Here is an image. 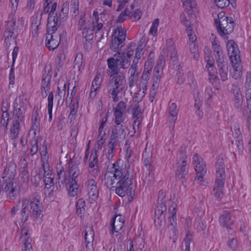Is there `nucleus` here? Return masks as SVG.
<instances>
[{
	"mask_svg": "<svg viewBox=\"0 0 251 251\" xmlns=\"http://www.w3.org/2000/svg\"><path fill=\"white\" fill-rule=\"evenodd\" d=\"M5 28L3 31L4 45L8 48L11 45V41L14 40L17 44L16 39L19 34V31L24 26V18L19 17L16 22V18L14 14L8 16V20L5 22Z\"/></svg>",
	"mask_w": 251,
	"mask_h": 251,
	"instance_id": "f257e3e1",
	"label": "nucleus"
},
{
	"mask_svg": "<svg viewBox=\"0 0 251 251\" xmlns=\"http://www.w3.org/2000/svg\"><path fill=\"white\" fill-rule=\"evenodd\" d=\"M109 77L105 90L108 95L112 98L114 102L119 100L118 95L124 92L126 88L125 76L123 74H117L110 72Z\"/></svg>",
	"mask_w": 251,
	"mask_h": 251,
	"instance_id": "f03ea898",
	"label": "nucleus"
},
{
	"mask_svg": "<svg viewBox=\"0 0 251 251\" xmlns=\"http://www.w3.org/2000/svg\"><path fill=\"white\" fill-rule=\"evenodd\" d=\"M215 168V181L213 191L216 200L219 201L224 195V189L226 177L225 165L222 158L217 159Z\"/></svg>",
	"mask_w": 251,
	"mask_h": 251,
	"instance_id": "7ed1b4c3",
	"label": "nucleus"
},
{
	"mask_svg": "<svg viewBox=\"0 0 251 251\" xmlns=\"http://www.w3.org/2000/svg\"><path fill=\"white\" fill-rule=\"evenodd\" d=\"M119 161H116L112 164L108 165L104 175V183L106 187L111 191H114L115 179H119L126 171V168L120 166Z\"/></svg>",
	"mask_w": 251,
	"mask_h": 251,
	"instance_id": "20e7f679",
	"label": "nucleus"
},
{
	"mask_svg": "<svg viewBox=\"0 0 251 251\" xmlns=\"http://www.w3.org/2000/svg\"><path fill=\"white\" fill-rule=\"evenodd\" d=\"M132 178L130 176L128 171L124 173V175L119 179L114 191L121 197L127 195L129 201H131L134 196V190L132 188Z\"/></svg>",
	"mask_w": 251,
	"mask_h": 251,
	"instance_id": "39448f33",
	"label": "nucleus"
},
{
	"mask_svg": "<svg viewBox=\"0 0 251 251\" xmlns=\"http://www.w3.org/2000/svg\"><path fill=\"white\" fill-rule=\"evenodd\" d=\"M129 59L126 55L125 52H118L113 57L107 59L108 67L111 73L122 74L120 73L121 69H126L130 66V61Z\"/></svg>",
	"mask_w": 251,
	"mask_h": 251,
	"instance_id": "423d86ee",
	"label": "nucleus"
},
{
	"mask_svg": "<svg viewBox=\"0 0 251 251\" xmlns=\"http://www.w3.org/2000/svg\"><path fill=\"white\" fill-rule=\"evenodd\" d=\"M214 24L219 35L224 39H227L226 35L232 33L234 29V23L232 18L226 17L219 21L215 19Z\"/></svg>",
	"mask_w": 251,
	"mask_h": 251,
	"instance_id": "0eeeda50",
	"label": "nucleus"
},
{
	"mask_svg": "<svg viewBox=\"0 0 251 251\" xmlns=\"http://www.w3.org/2000/svg\"><path fill=\"white\" fill-rule=\"evenodd\" d=\"M228 53L231 61L232 67L236 71L241 65L240 51L237 44L233 40H228L226 43Z\"/></svg>",
	"mask_w": 251,
	"mask_h": 251,
	"instance_id": "6e6552de",
	"label": "nucleus"
},
{
	"mask_svg": "<svg viewBox=\"0 0 251 251\" xmlns=\"http://www.w3.org/2000/svg\"><path fill=\"white\" fill-rule=\"evenodd\" d=\"M193 162L195 164L194 169L196 172L194 180L198 183H200L203 181L206 173L205 164L203 162V159L197 153L194 155Z\"/></svg>",
	"mask_w": 251,
	"mask_h": 251,
	"instance_id": "1a4fd4ad",
	"label": "nucleus"
},
{
	"mask_svg": "<svg viewBox=\"0 0 251 251\" xmlns=\"http://www.w3.org/2000/svg\"><path fill=\"white\" fill-rule=\"evenodd\" d=\"M27 207L29 209L30 216L34 221L39 218L40 216H42L43 205L37 197H35L28 201Z\"/></svg>",
	"mask_w": 251,
	"mask_h": 251,
	"instance_id": "9d476101",
	"label": "nucleus"
},
{
	"mask_svg": "<svg viewBox=\"0 0 251 251\" xmlns=\"http://www.w3.org/2000/svg\"><path fill=\"white\" fill-rule=\"evenodd\" d=\"M180 154L182 155V160L179 166L177 167L176 172V179L177 181H180L183 185L186 182L189 174V169L187 166L186 154L180 151Z\"/></svg>",
	"mask_w": 251,
	"mask_h": 251,
	"instance_id": "9b49d317",
	"label": "nucleus"
},
{
	"mask_svg": "<svg viewBox=\"0 0 251 251\" xmlns=\"http://www.w3.org/2000/svg\"><path fill=\"white\" fill-rule=\"evenodd\" d=\"M0 190L5 193L7 198L12 200L16 199L20 192L19 187L14 181L0 183Z\"/></svg>",
	"mask_w": 251,
	"mask_h": 251,
	"instance_id": "f8f14e48",
	"label": "nucleus"
},
{
	"mask_svg": "<svg viewBox=\"0 0 251 251\" xmlns=\"http://www.w3.org/2000/svg\"><path fill=\"white\" fill-rule=\"evenodd\" d=\"M16 165L13 162L7 163L0 178V183L14 181L17 174Z\"/></svg>",
	"mask_w": 251,
	"mask_h": 251,
	"instance_id": "ddd939ff",
	"label": "nucleus"
},
{
	"mask_svg": "<svg viewBox=\"0 0 251 251\" xmlns=\"http://www.w3.org/2000/svg\"><path fill=\"white\" fill-rule=\"evenodd\" d=\"M51 79V71L49 70L47 73L45 67L42 71L41 81V96L43 98H45L48 96L50 88Z\"/></svg>",
	"mask_w": 251,
	"mask_h": 251,
	"instance_id": "4468645a",
	"label": "nucleus"
},
{
	"mask_svg": "<svg viewBox=\"0 0 251 251\" xmlns=\"http://www.w3.org/2000/svg\"><path fill=\"white\" fill-rule=\"evenodd\" d=\"M52 29L53 28L47 26L46 46L50 50H53L58 46L62 35L58 34L56 36L55 40H53L52 34H55L56 30L53 31Z\"/></svg>",
	"mask_w": 251,
	"mask_h": 251,
	"instance_id": "2eb2a0df",
	"label": "nucleus"
},
{
	"mask_svg": "<svg viewBox=\"0 0 251 251\" xmlns=\"http://www.w3.org/2000/svg\"><path fill=\"white\" fill-rule=\"evenodd\" d=\"M80 171L73 172L70 174V178L68 183L66 184L69 194L71 197H74L77 194L79 185L77 184V178L79 175Z\"/></svg>",
	"mask_w": 251,
	"mask_h": 251,
	"instance_id": "dca6fc26",
	"label": "nucleus"
},
{
	"mask_svg": "<svg viewBox=\"0 0 251 251\" xmlns=\"http://www.w3.org/2000/svg\"><path fill=\"white\" fill-rule=\"evenodd\" d=\"M25 117L14 115L13 116L12 126L10 129V138L15 140L18 138L21 125L24 122Z\"/></svg>",
	"mask_w": 251,
	"mask_h": 251,
	"instance_id": "f3484780",
	"label": "nucleus"
},
{
	"mask_svg": "<svg viewBox=\"0 0 251 251\" xmlns=\"http://www.w3.org/2000/svg\"><path fill=\"white\" fill-rule=\"evenodd\" d=\"M164 50H166L167 56L170 58L173 64L177 65L178 63V59L173 39L170 38L167 40L166 48H164Z\"/></svg>",
	"mask_w": 251,
	"mask_h": 251,
	"instance_id": "a211bd4d",
	"label": "nucleus"
},
{
	"mask_svg": "<svg viewBox=\"0 0 251 251\" xmlns=\"http://www.w3.org/2000/svg\"><path fill=\"white\" fill-rule=\"evenodd\" d=\"M57 3L54 2L52 4L48 18L47 26L53 28L52 30H57L59 25H58V16L54 12L56 9Z\"/></svg>",
	"mask_w": 251,
	"mask_h": 251,
	"instance_id": "6ab92c4d",
	"label": "nucleus"
},
{
	"mask_svg": "<svg viewBox=\"0 0 251 251\" xmlns=\"http://www.w3.org/2000/svg\"><path fill=\"white\" fill-rule=\"evenodd\" d=\"M88 171L91 176L96 177L100 174L97 151L91 153L89 157Z\"/></svg>",
	"mask_w": 251,
	"mask_h": 251,
	"instance_id": "aec40b11",
	"label": "nucleus"
},
{
	"mask_svg": "<svg viewBox=\"0 0 251 251\" xmlns=\"http://www.w3.org/2000/svg\"><path fill=\"white\" fill-rule=\"evenodd\" d=\"M88 195L91 201H95L99 196V189L94 179H90L87 181Z\"/></svg>",
	"mask_w": 251,
	"mask_h": 251,
	"instance_id": "412c9836",
	"label": "nucleus"
},
{
	"mask_svg": "<svg viewBox=\"0 0 251 251\" xmlns=\"http://www.w3.org/2000/svg\"><path fill=\"white\" fill-rule=\"evenodd\" d=\"M125 134V126L123 124H118L115 125L113 128L110 137L118 141L119 138H124Z\"/></svg>",
	"mask_w": 251,
	"mask_h": 251,
	"instance_id": "4be33fe9",
	"label": "nucleus"
},
{
	"mask_svg": "<svg viewBox=\"0 0 251 251\" xmlns=\"http://www.w3.org/2000/svg\"><path fill=\"white\" fill-rule=\"evenodd\" d=\"M166 193L163 190H160L158 194V198L156 203L155 209L161 210L162 211H166Z\"/></svg>",
	"mask_w": 251,
	"mask_h": 251,
	"instance_id": "5701e85b",
	"label": "nucleus"
},
{
	"mask_svg": "<svg viewBox=\"0 0 251 251\" xmlns=\"http://www.w3.org/2000/svg\"><path fill=\"white\" fill-rule=\"evenodd\" d=\"M152 155L151 151L146 147L142 153V158L144 166L149 171H151L153 169Z\"/></svg>",
	"mask_w": 251,
	"mask_h": 251,
	"instance_id": "b1692460",
	"label": "nucleus"
},
{
	"mask_svg": "<svg viewBox=\"0 0 251 251\" xmlns=\"http://www.w3.org/2000/svg\"><path fill=\"white\" fill-rule=\"evenodd\" d=\"M219 221L221 226L226 227L227 230H230L229 226L233 224V221L231 219L229 211H224L219 217Z\"/></svg>",
	"mask_w": 251,
	"mask_h": 251,
	"instance_id": "393cba45",
	"label": "nucleus"
},
{
	"mask_svg": "<svg viewBox=\"0 0 251 251\" xmlns=\"http://www.w3.org/2000/svg\"><path fill=\"white\" fill-rule=\"evenodd\" d=\"M183 7L188 15H192L197 10L196 0H182Z\"/></svg>",
	"mask_w": 251,
	"mask_h": 251,
	"instance_id": "a878e982",
	"label": "nucleus"
},
{
	"mask_svg": "<svg viewBox=\"0 0 251 251\" xmlns=\"http://www.w3.org/2000/svg\"><path fill=\"white\" fill-rule=\"evenodd\" d=\"M178 110L177 109V105L175 103L169 104L168 107V120L170 124L173 126L177 118Z\"/></svg>",
	"mask_w": 251,
	"mask_h": 251,
	"instance_id": "bb28decb",
	"label": "nucleus"
},
{
	"mask_svg": "<svg viewBox=\"0 0 251 251\" xmlns=\"http://www.w3.org/2000/svg\"><path fill=\"white\" fill-rule=\"evenodd\" d=\"M21 233L22 235L21 239H23L24 245L23 251H31L30 249L32 248L31 245V239L28 236V231L27 228L25 227L22 228Z\"/></svg>",
	"mask_w": 251,
	"mask_h": 251,
	"instance_id": "cd10ccee",
	"label": "nucleus"
},
{
	"mask_svg": "<svg viewBox=\"0 0 251 251\" xmlns=\"http://www.w3.org/2000/svg\"><path fill=\"white\" fill-rule=\"evenodd\" d=\"M24 98L21 99L20 97L19 104H18L17 102L14 103V109L13 112L14 115L21 116H21L25 117L26 107L23 101H22V100Z\"/></svg>",
	"mask_w": 251,
	"mask_h": 251,
	"instance_id": "c85d7f7f",
	"label": "nucleus"
},
{
	"mask_svg": "<svg viewBox=\"0 0 251 251\" xmlns=\"http://www.w3.org/2000/svg\"><path fill=\"white\" fill-rule=\"evenodd\" d=\"M150 75L151 73L148 72V71L146 72L145 71H143V72L140 78L139 86L140 89H142L143 90L142 92L144 94L143 97L145 95L146 92L147 91L148 81L150 77Z\"/></svg>",
	"mask_w": 251,
	"mask_h": 251,
	"instance_id": "c756f323",
	"label": "nucleus"
},
{
	"mask_svg": "<svg viewBox=\"0 0 251 251\" xmlns=\"http://www.w3.org/2000/svg\"><path fill=\"white\" fill-rule=\"evenodd\" d=\"M166 211H162L159 209H155L154 215V222L156 226H160L165 222V213Z\"/></svg>",
	"mask_w": 251,
	"mask_h": 251,
	"instance_id": "7c9ffc66",
	"label": "nucleus"
},
{
	"mask_svg": "<svg viewBox=\"0 0 251 251\" xmlns=\"http://www.w3.org/2000/svg\"><path fill=\"white\" fill-rule=\"evenodd\" d=\"M39 109L37 107H34L32 115V125L31 129L36 130L38 129L40 126V118L39 114Z\"/></svg>",
	"mask_w": 251,
	"mask_h": 251,
	"instance_id": "2f4dec72",
	"label": "nucleus"
},
{
	"mask_svg": "<svg viewBox=\"0 0 251 251\" xmlns=\"http://www.w3.org/2000/svg\"><path fill=\"white\" fill-rule=\"evenodd\" d=\"M116 218H113L111 221V229L110 230V234L113 235L114 233L118 232L121 230L125 225V221H115Z\"/></svg>",
	"mask_w": 251,
	"mask_h": 251,
	"instance_id": "473e14b6",
	"label": "nucleus"
},
{
	"mask_svg": "<svg viewBox=\"0 0 251 251\" xmlns=\"http://www.w3.org/2000/svg\"><path fill=\"white\" fill-rule=\"evenodd\" d=\"M95 232L92 226L89 228H87L85 230V242L86 243V247H87L88 245L92 243L94 239Z\"/></svg>",
	"mask_w": 251,
	"mask_h": 251,
	"instance_id": "72a5a7b5",
	"label": "nucleus"
},
{
	"mask_svg": "<svg viewBox=\"0 0 251 251\" xmlns=\"http://www.w3.org/2000/svg\"><path fill=\"white\" fill-rule=\"evenodd\" d=\"M85 207L86 203L84 199L83 198L79 199L76 203V213L80 218L83 217L85 212Z\"/></svg>",
	"mask_w": 251,
	"mask_h": 251,
	"instance_id": "f704fd0d",
	"label": "nucleus"
},
{
	"mask_svg": "<svg viewBox=\"0 0 251 251\" xmlns=\"http://www.w3.org/2000/svg\"><path fill=\"white\" fill-rule=\"evenodd\" d=\"M124 45V43L119 39L118 38L112 37L110 48L114 51H116L117 50H121Z\"/></svg>",
	"mask_w": 251,
	"mask_h": 251,
	"instance_id": "c9c22d12",
	"label": "nucleus"
},
{
	"mask_svg": "<svg viewBox=\"0 0 251 251\" xmlns=\"http://www.w3.org/2000/svg\"><path fill=\"white\" fill-rule=\"evenodd\" d=\"M234 106L239 110H240L243 104V98L239 89H237L234 94Z\"/></svg>",
	"mask_w": 251,
	"mask_h": 251,
	"instance_id": "e433bc0d",
	"label": "nucleus"
},
{
	"mask_svg": "<svg viewBox=\"0 0 251 251\" xmlns=\"http://www.w3.org/2000/svg\"><path fill=\"white\" fill-rule=\"evenodd\" d=\"M41 19L40 18V20ZM31 27L33 30L32 34L33 36H35L36 35L37 31L38 30V27L40 25V20L38 19V15L36 14H35L31 18Z\"/></svg>",
	"mask_w": 251,
	"mask_h": 251,
	"instance_id": "4c0bfd02",
	"label": "nucleus"
},
{
	"mask_svg": "<svg viewBox=\"0 0 251 251\" xmlns=\"http://www.w3.org/2000/svg\"><path fill=\"white\" fill-rule=\"evenodd\" d=\"M193 232L190 230H187L186 231V235L184 239L183 242L185 245L184 251H190V244L193 241Z\"/></svg>",
	"mask_w": 251,
	"mask_h": 251,
	"instance_id": "58836bf2",
	"label": "nucleus"
},
{
	"mask_svg": "<svg viewBox=\"0 0 251 251\" xmlns=\"http://www.w3.org/2000/svg\"><path fill=\"white\" fill-rule=\"evenodd\" d=\"M126 30L124 28L122 27V26H118L115 30V33H118L117 36H116L114 37L118 38L119 39H120L121 41L124 43L126 36Z\"/></svg>",
	"mask_w": 251,
	"mask_h": 251,
	"instance_id": "ea45409f",
	"label": "nucleus"
},
{
	"mask_svg": "<svg viewBox=\"0 0 251 251\" xmlns=\"http://www.w3.org/2000/svg\"><path fill=\"white\" fill-rule=\"evenodd\" d=\"M66 83L63 80H59L57 84V95L61 97L63 94L65 96L66 94Z\"/></svg>",
	"mask_w": 251,
	"mask_h": 251,
	"instance_id": "a19ab883",
	"label": "nucleus"
},
{
	"mask_svg": "<svg viewBox=\"0 0 251 251\" xmlns=\"http://www.w3.org/2000/svg\"><path fill=\"white\" fill-rule=\"evenodd\" d=\"M57 183L60 188L61 184H63L66 180V172L63 167H62L60 170L57 171Z\"/></svg>",
	"mask_w": 251,
	"mask_h": 251,
	"instance_id": "79ce46f5",
	"label": "nucleus"
},
{
	"mask_svg": "<svg viewBox=\"0 0 251 251\" xmlns=\"http://www.w3.org/2000/svg\"><path fill=\"white\" fill-rule=\"evenodd\" d=\"M218 70L221 80H226L228 78V66L218 67Z\"/></svg>",
	"mask_w": 251,
	"mask_h": 251,
	"instance_id": "37998d69",
	"label": "nucleus"
},
{
	"mask_svg": "<svg viewBox=\"0 0 251 251\" xmlns=\"http://www.w3.org/2000/svg\"><path fill=\"white\" fill-rule=\"evenodd\" d=\"M79 9V0H71L70 12L72 13V16H76L78 14Z\"/></svg>",
	"mask_w": 251,
	"mask_h": 251,
	"instance_id": "c03bdc74",
	"label": "nucleus"
},
{
	"mask_svg": "<svg viewBox=\"0 0 251 251\" xmlns=\"http://www.w3.org/2000/svg\"><path fill=\"white\" fill-rule=\"evenodd\" d=\"M245 95H251V73H247L245 84Z\"/></svg>",
	"mask_w": 251,
	"mask_h": 251,
	"instance_id": "a18cd8bd",
	"label": "nucleus"
},
{
	"mask_svg": "<svg viewBox=\"0 0 251 251\" xmlns=\"http://www.w3.org/2000/svg\"><path fill=\"white\" fill-rule=\"evenodd\" d=\"M216 6L220 8H224L229 5V3L233 5L234 0H214Z\"/></svg>",
	"mask_w": 251,
	"mask_h": 251,
	"instance_id": "49530a36",
	"label": "nucleus"
},
{
	"mask_svg": "<svg viewBox=\"0 0 251 251\" xmlns=\"http://www.w3.org/2000/svg\"><path fill=\"white\" fill-rule=\"evenodd\" d=\"M91 25H92V23L90 21H87L81 17L78 21L77 29L79 30H82Z\"/></svg>",
	"mask_w": 251,
	"mask_h": 251,
	"instance_id": "de8ad7c7",
	"label": "nucleus"
},
{
	"mask_svg": "<svg viewBox=\"0 0 251 251\" xmlns=\"http://www.w3.org/2000/svg\"><path fill=\"white\" fill-rule=\"evenodd\" d=\"M93 29L92 25L86 27L85 29L82 30V37L83 38H87L89 40H92L93 38Z\"/></svg>",
	"mask_w": 251,
	"mask_h": 251,
	"instance_id": "09e8293b",
	"label": "nucleus"
},
{
	"mask_svg": "<svg viewBox=\"0 0 251 251\" xmlns=\"http://www.w3.org/2000/svg\"><path fill=\"white\" fill-rule=\"evenodd\" d=\"M136 50V45L134 42H130L126 49V55L127 58H130V57L133 55L134 53V51Z\"/></svg>",
	"mask_w": 251,
	"mask_h": 251,
	"instance_id": "8fccbe9b",
	"label": "nucleus"
},
{
	"mask_svg": "<svg viewBox=\"0 0 251 251\" xmlns=\"http://www.w3.org/2000/svg\"><path fill=\"white\" fill-rule=\"evenodd\" d=\"M177 200L175 198L173 199L171 204L169 205L168 211L171 216H176V208L177 206Z\"/></svg>",
	"mask_w": 251,
	"mask_h": 251,
	"instance_id": "3c124183",
	"label": "nucleus"
},
{
	"mask_svg": "<svg viewBox=\"0 0 251 251\" xmlns=\"http://www.w3.org/2000/svg\"><path fill=\"white\" fill-rule=\"evenodd\" d=\"M126 103L124 101H119L114 109V112L115 113H126Z\"/></svg>",
	"mask_w": 251,
	"mask_h": 251,
	"instance_id": "603ef678",
	"label": "nucleus"
},
{
	"mask_svg": "<svg viewBox=\"0 0 251 251\" xmlns=\"http://www.w3.org/2000/svg\"><path fill=\"white\" fill-rule=\"evenodd\" d=\"M125 114H126V113L114 112V121L115 125L122 124L125 120V118L124 117Z\"/></svg>",
	"mask_w": 251,
	"mask_h": 251,
	"instance_id": "864d4df0",
	"label": "nucleus"
},
{
	"mask_svg": "<svg viewBox=\"0 0 251 251\" xmlns=\"http://www.w3.org/2000/svg\"><path fill=\"white\" fill-rule=\"evenodd\" d=\"M31 148L30 151V154L31 156H33L37 153L38 151V139L35 138L32 141L30 142Z\"/></svg>",
	"mask_w": 251,
	"mask_h": 251,
	"instance_id": "5fc2aeb1",
	"label": "nucleus"
},
{
	"mask_svg": "<svg viewBox=\"0 0 251 251\" xmlns=\"http://www.w3.org/2000/svg\"><path fill=\"white\" fill-rule=\"evenodd\" d=\"M20 176L24 182H28L29 176L28 169H20Z\"/></svg>",
	"mask_w": 251,
	"mask_h": 251,
	"instance_id": "6e6d98bb",
	"label": "nucleus"
},
{
	"mask_svg": "<svg viewBox=\"0 0 251 251\" xmlns=\"http://www.w3.org/2000/svg\"><path fill=\"white\" fill-rule=\"evenodd\" d=\"M79 163L76 162H74L73 159H70L68 162L69 167V174L73 173V172H76L79 170L78 168Z\"/></svg>",
	"mask_w": 251,
	"mask_h": 251,
	"instance_id": "4d7b16f0",
	"label": "nucleus"
},
{
	"mask_svg": "<svg viewBox=\"0 0 251 251\" xmlns=\"http://www.w3.org/2000/svg\"><path fill=\"white\" fill-rule=\"evenodd\" d=\"M159 20L158 19H155L151 25V26L150 29L149 33L155 36L157 31L158 26L159 25Z\"/></svg>",
	"mask_w": 251,
	"mask_h": 251,
	"instance_id": "13d9d810",
	"label": "nucleus"
},
{
	"mask_svg": "<svg viewBox=\"0 0 251 251\" xmlns=\"http://www.w3.org/2000/svg\"><path fill=\"white\" fill-rule=\"evenodd\" d=\"M118 141L115 139L110 137V141L108 144V151L114 152L115 151V147L117 145Z\"/></svg>",
	"mask_w": 251,
	"mask_h": 251,
	"instance_id": "bf43d9fd",
	"label": "nucleus"
},
{
	"mask_svg": "<svg viewBox=\"0 0 251 251\" xmlns=\"http://www.w3.org/2000/svg\"><path fill=\"white\" fill-rule=\"evenodd\" d=\"M217 67L228 66L226 55L215 58Z\"/></svg>",
	"mask_w": 251,
	"mask_h": 251,
	"instance_id": "052dcab7",
	"label": "nucleus"
},
{
	"mask_svg": "<svg viewBox=\"0 0 251 251\" xmlns=\"http://www.w3.org/2000/svg\"><path fill=\"white\" fill-rule=\"evenodd\" d=\"M212 50L215 58L226 55L224 53L223 50L220 46H215L212 48Z\"/></svg>",
	"mask_w": 251,
	"mask_h": 251,
	"instance_id": "680f3d73",
	"label": "nucleus"
},
{
	"mask_svg": "<svg viewBox=\"0 0 251 251\" xmlns=\"http://www.w3.org/2000/svg\"><path fill=\"white\" fill-rule=\"evenodd\" d=\"M83 63V55L81 53H77L74 60L75 67H77L79 70Z\"/></svg>",
	"mask_w": 251,
	"mask_h": 251,
	"instance_id": "e2e57ef3",
	"label": "nucleus"
},
{
	"mask_svg": "<svg viewBox=\"0 0 251 251\" xmlns=\"http://www.w3.org/2000/svg\"><path fill=\"white\" fill-rule=\"evenodd\" d=\"M139 101L136 100H132L130 101V105L128 107L127 111L128 112L130 111H134L137 110L141 109L140 108V105L139 104Z\"/></svg>",
	"mask_w": 251,
	"mask_h": 251,
	"instance_id": "0e129e2a",
	"label": "nucleus"
},
{
	"mask_svg": "<svg viewBox=\"0 0 251 251\" xmlns=\"http://www.w3.org/2000/svg\"><path fill=\"white\" fill-rule=\"evenodd\" d=\"M26 205L25 206V202H23L22 203V209L21 210V220L24 223L25 222L28 220L29 216L28 212L26 211Z\"/></svg>",
	"mask_w": 251,
	"mask_h": 251,
	"instance_id": "69168bd1",
	"label": "nucleus"
},
{
	"mask_svg": "<svg viewBox=\"0 0 251 251\" xmlns=\"http://www.w3.org/2000/svg\"><path fill=\"white\" fill-rule=\"evenodd\" d=\"M28 163V157L25 154L23 155L20 159L19 165L21 166V169L27 168Z\"/></svg>",
	"mask_w": 251,
	"mask_h": 251,
	"instance_id": "338daca9",
	"label": "nucleus"
},
{
	"mask_svg": "<svg viewBox=\"0 0 251 251\" xmlns=\"http://www.w3.org/2000/svg\"><path fill=\"white\" fill-rule=\"evenodd\" d=\"M53 178L51 177H47V176L44 177V182L45 183V187L47 186L49 188H54V183L53 182Z\"/></svg>",
	"mask_w": 251,
	"mask_h": 251,
	"instance_id": "774afa93",
	"label": "nucleus"
}]
</instances>
